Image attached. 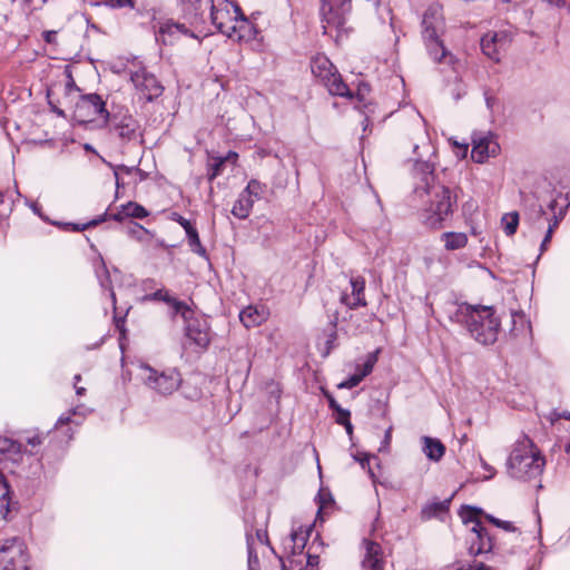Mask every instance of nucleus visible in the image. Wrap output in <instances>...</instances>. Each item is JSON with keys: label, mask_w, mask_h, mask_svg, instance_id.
<instances>
[{"label": "nucleus", "mask_w": 570, "mask_h": 570, "mask_svg": "<svg viewBox=\"0 0 570 570\" xmlns=\"http://www.w3.org/2000/svg\"><path fill=\"white\" fill-rule=\"evenodd\" d=\"M413 153L417 155L413 168V194L424 206L423 223L433 229L442 228L443 222L453 214L456 195H453L449 187L436 181L433 165L429 160H423L424 156L433 154V147L426 138L421 145H413Z\"/></svg>", "instance_id": "f257e3e1"}, {"label": "nucleus", "mask_w": 570, "mask_h": 570, "mask_svg": "<svg viewBox=\"0 0 570 570\" xmlns=\"http://www.w3.org/2000/svg\"><path fill=\"white\" fill-rule=\"evenodd\" d=\"M448 313L449 318L453 323L463 325L478 343L491 345L497 342L501 322L492 306L452 304Z\"/></svg>", "instance_id": "f03ea898"}, {"label": "nucleus", "mask_w": 570, "mask_h": 570, "mask_svg": "<svg viewBox=\"0 0 570 570\" xmlns=\"http://www.w3.org/2000/svg\"><path fill=\"white\" fill-rule=\"evenodd\" d=\"M544 464V459L531 439L521 435L508 458L507 471L513 479L529 481L541 475Z\"/></svg>", "instance_id": "7ed1b4c3"}, {"label": "nucleus", "mask_w": 570, "mask_h": 570, "mask_svg": "<svg viewBox=\"0 0 570 570\" xmlns=\"http://www.w3.org/2000/svg\"><path fill=\"white\" fill-rule=\"evenodd\" d=\"M422 37L430 57L439 63H445L454 68L455 57L449 52L441 40L445 30L443 8L439 3L431 4L422 19Z\"/></svg>", "instance_id": "20e7f679"}, {"label": "nucleus", "mask_w": 570, "mask_h": 570, "mask_svg": "<svg viewBox=\"0 0 570 570\" xmlns=\"http://www.w3.org/2000/svg\"><path fill=\"white\" fill-rule=\"evenodd\" d=\"M209 1L210 20L215 28L232 40L247 43L248 39L243 32L247 19L242 13L240 8L230 0Z\"/></svg>", "instance_id": "39448f33"}, {"label": "nucleus", "mask_w": 570, "mask_h": 570, "mask_svg": "<svg viewBox=\"0 0 570 570\" xmlns=\"http://www.w3.org/2000/svg\"><path fill=\"white\" fill-rule=\"evenodd\" d=\"M351 8L352 0H322L321 16L324 35H328L336 42L347 36L346 22Z\"/></svg>", "instance_id": "423d86ee"}, {"label": "nucleus", "mask_w": 570, "mask_h": 570, "mask_svg": "<svg viewBox=\"0 0 570 570\" xmlns=\"http://www.w3.org/2000/svg\"><path fill=\"white\" fill-rule=\"evenodd\" d=\"M139 377L147 389L163 396L171 395L181 384V375L175 367L159 370L141 363Z\"/></svg>", "instance_id": "0eeeda50"}, {"label": "nucleus", "mask_w": 570, "mask_h": 570, "mask_svg": "<svg viewBox=\"0 0 570 570\" xmlns=\"http://www.w3.org/2000/svg\"><path fill=\"white\" fill-rule=\"evenodd\" d=\"M311 70L313 76L326 87L331 95L352 97V92L343 81L337 68L325 55L317 53L311 59Z\"/></svg>", "instance_id": "6e6552de"}, {"label": "nucleus", "mask_w": 570, "mask_h": 570, "mask_svg": "<svg viewBox=\"0 0 570 570\" xmlns=\"http://www.w3.org/2000/svg\"><path fill=\"white\" fill-rule=\"evenodd\" d=\"M480 513V509L471 507L463 509L461 512L462 521L466 525H471L469 529L466 542L469 543V554L474 557L480 554H488L494 547L492 537L488 533L485 528L478 519Z\"/></svg>", "instance_id": "1a4fd4ad"}, {"label": "nucleus", "mask_w": 570, "mask_h": 570, "mask_svg": "<svg viewBox=\"0 0 570 570\" xmlns=\"http://www.w3.org/2000/svg\"><path fill=\"white\" fill-rule=\"evenodd\" d=\"M29 554L24 541L10 538L0 542V570H29Z\"/></svg>", "instance_id": "9d476101"}, {"label": "nucleus", "mask_w": 570, "mask_h": 570, "mask_svg": "<svg viewBox=\"0 0 570 570\" xmlns=\"http://www.w3.org/2000/svg\"><path fill=\"white\" fill-rule=\"evenodd\" d=\"M75 118L79 122L101 120L102 126L108 125L109 111L106 108V101L98 94L81 96L75 107Z\"/></svg>", "instance_id": "9b49d317"}, {"label": "nucleus", "mask_w": 570, "mask_h": 570, "mask_svg": "<svg viewBox=\"0 0 570 570\" xmlns=\"http://www.w3.org/2000/svg\"><path fill=\"white\" fill-rule=\"evenodd\" d=\"M108 124L110 129L121 140L130 141L136 139L139 124L128 109L121 108L118 111L109 112Z\"/></svg>", "instance_id": "f8f14e48"}, {"label": "nucleus", "mask_w": 570, "mask_h": 570, "mask_svg": "<svg viewBox=\"0 0 570 570\" xmlns=\"http://www.w3.org/2000/svg\"><path fill=\"white\" fill-rule=\"evenodd\" d=\"M500 153V145L492 132H476L472 136L471 157L475 163L483 164Z\"/></svg>", "instance_id": "ddd939ff"}, {"label": "nucleus", "mask_w": 570, "mask_h": 570, "mask_svg": "<svg viewBox=\"0 0 570 570\" xmlns=\"http://www.w3.org/2000/svg\"><path fill=\"white\" fill-rule=\"evenodd\" d=\"M130 79L135 88L147 101H153L163 95L164 87L155 75L148 72L145 68L132 71Z\"/></svg>", "instance_id": "4468645a"}, {"label": "nucleus", "mask_w": 570, "mask_h": 570, "mask_svg": "<svg viewBox=\"0 0 570 570\" xmlns=\"http://www.w3.org/2000/svg\"><path fill=\"white\" fill-rule=\"evenodd\" d=\"M155 37L158 43L165 46H171L183 37L193 39L197 38L195 31L190 27L186 26V23L177 22L170 19L159 24Z\"/></svg>", "instance_id": "2eb2a0df"}, {"label": "nucleus", "mask_w": 570, "mask_h": 570, "mask_svg": "<svg viewBox=\"0 0 570 570\" xmlns=\"http://www.w3.org/2000/svg\"><path fill=\"white\" fill-rule=\"evenodd\" d=\"M510 42L511 38L507 31H490L481 38V49L487 57L498 62Z\"/></svg>", "instance_id": "dca6fc26"}, {"label": "nucleus", "mask_w": 570, "mask_h": 570, "mask_svg": "<svg viewBox=\"0 0 570 570\" xmlns=\"http://www.w3.org/2000/svg\"><path fill=\"white\" fill-rule=\"evenodd\" d=\"M363 546L365 552L362 561V570H383L385 562L380 543L365 539Z\"/></svg>", "instance_id": "f3484780"}, {"label": "nucleus", "mask_w": 570, "mask_h": 570, "mask_svg": "<svg viewBox=\"0 0 570 570\" xmlns=\"http://www.w3.org/2000/svg\"><path fill=\"white\" fill-rule=\"evenodd\" d=\"M145 299L165 302L173 308L174 314H180L184 320H187L188 315L193 313L184 302L171 297L166 289H157L156 292L146 295Z\"/></svg>", "instance_id": "a211bd4d"}, {"label": "nucleus", "mask_w": 570, "mask_h": 570, "mask_svg": "<svg viewBox=\"0 0 570 570\" xmlns=\"http://www.w3.org/2000/svg\"><path fill=\"white\" fill-rule=\"evenodd\" d=\"M352 293L351 295L343 294L341 301L350 308H357L365 306L366 301L364 296L365 281L363 277H352L350 281Z\"/></svg>", "instance_id": "6ab92c4d"}, {"label": "nucleus", "mask_w": 570, "mask_h": 570, "mask_svg": "<svg viewBox=\"0 0 570 570\" xmlns=\"http://www.w3.org/2000/svg\"><path fill=\"white\" fill-rule=\"evenodd\" d=\"M189 318V316L187 317ZM187 322L186 325V335L199 347H206L209 343V333L208 327L205 321H195V320H185Z\"/></svg>", "instance_id": "aec40b11"}, {"label": "nucleus", "mask_w": 570, "mask_h": 570, "mask_svg": "<svg viewBox=\"0 0 570 570\" xmlns=\"http://www.w3.org/2000/svg\"><path fill=\"white\" fill-rule=\"evenodd\" d=\"M90 412L91 410L83 404L76 405L75 407L70 409L68 412L59 416L56 423V429H61L63 425L68 424H75L76 426H79L82 420Z\"/></svg>", "instance_id": "412c9836"}, {"label": "nucleus", "mask_w": 570, "mask_h": 570, "mask_svg": "<svg viewBox=\"0 0 570 570\" xmlns=\"http://www.w3.org/2000/svg\"><path fill=\"white\" fill-rule=\"evenodd\" d=\"M148 216V210L138 203L128 202L120 206L117 213L110 215L111 219L116 222H122L128 217L142 219Z\"/></svg>", "instance_id": "4be33fe9"}, {"label": "nucleus", "mask_w": 570, "mask_h": 570, "mask_svg": "<svg viewBox=\"0 0 570 570\" xmlns=\"http://www.w3.org/2000/svg\"><path fill=\"white\" fill-rule=\"evenodd\" d=\"M422 451L433 462H439L445 454V446L439 440L431 436H422Z\"/></svg>", "instance_id": "5701e85b"}, {"label": "nucleus", "mask_w": 570, "mask_h": 570, "mask_svg": "<svg viewBox=\"0 0 570 570\" xmlns=\"http://www.w3.org/2000/svg\"><path fill=\"white\" fill-rule=\"evenodd\" d=\"M27 449L22 448V444L7 436H0V455L17 461L22 452Z\"/></svg>", "instance_id": "b1692460"}, {"label": "nucleus", "mask_w": 570, "mask_h": 570, "mask_svg": "<svg viewBox=\"0 0 570 570\" xmlns=\"http://www.w3.org/2000/svg\"><path fill=\"white\" fill-rule=\"evenodd\" d=\"M441 240L446 250H458L466 246L468 235L461 232H445L441 235Z\"/></svg>", "instance_id": "393cba45"}, {"label": "nucleus", "mask_w": 570, "mask_h": 570, "mask_svg": "<svg viewBox=\"0 0 570 570\" xmlns=\"http://www.w3.org/2000/svg\"><path fill=\"white\" fill-rule=\"evenodd\" d=\"M236 158V153H228L226 157H213L208 164V179L210 181L214 180L217 176H219L223 173V168L226 165V163H235Z\"/></svg>", "instance_id": "a878e982"}, {"label": "nucleus", "mask_w": 570, "mask_h": 570, "mask_svg": "<svg viewBox=\"0 0 570 570\" xmlns=\"http://www.w3.org/2000/svg\"><path fill=\"white\" fill-rule=\"evenodd\" d=\"M232 214L239 219L249 216V183L244 187L240 198L235 202Z\"/></svg>", "instance_id": "bb28decb"}, {"label": "nucleus", "mask_w": 570, "mask_h": 570, "mask_svg": "<svg viewBox=\"0 0 570 570\" xmlns=\"http://www.w3.org/2000/svg\"><path fill=\"white\" fill-rule=\"evenodd\" d=\"M96 266V276L99 281L100 286L109 291V297L111 299V303L112 305H116V295L112 288L110 287L109 273L102 257H99Z\"/></svg>", "instance_id": "cd10ccee"}, {"label": "nucleus", "mask_w": 570, "mask_h": 570, "mask_svg": "<svg viewBox=\"0 0 570 570\" xmlns=\"http://www.w3.org/2000/svg\"><path fill=\"white\" fill-rule=\"evenodd\" d=\"M186 236H187V243H188L190 250L193 253L197 254L198 256H200L202 258L208 261L207 250L200 243L197 229L188 230V235H186Z\"/></svg>", "instance_id": "c85d7f7f"}, {"label": "nucleus", "mask_w": 570, "mask_h": 570, "mask_svg": "<svg viewBox=\"0 0 570 570\" xmlns=\"http://www.w3.org/2000/svg\"><path fill=\"white\" fill-rule=\"evenodd\" d=\"M484 100L488 110L492 115V117H498L503 114V105L499 97L492 94L490 90L484 91Z\"/></svg>", "instance_id": "c756f323"}, {"label": "nucleus", "mask_w": 570, "mask_h": 570, "mask_svg": "<svg viewBox=\"0 0 570 570\" xmlns=\"http://www.w3.org/2000/svg\"><path fill=\"white\" fill-rule=\"evenodd\" d=\"M501 224L508 236L514 235L519 225V214L517 212L504 214L501 218Z\"/></svg>", "instance_id": "7c9ffc66"}, {"label": "nucleus", "mask_w": 570, "mask_h": 570, "mask_svg": "<svg viewBox=\"0 0 570 570\" xmlns=\"http://www.w3.org/2000/svg\"><path fill=\"white\" fill-rule=\"evenodd\" d=\"M9 484L0 471V513L6 515L9 512Z\"/></svg>", "instance_id": "2f4dec72"}, {"label": "nucleus", "mask_w": 570, "mask_h": 570, "mask_svg": "<svg viewBox=\"0 0 570 570\" xmlns=\"http://www.w3.org/2000/svg\"><path fill=\"white\" fill-rule=\"evenodd\" d=\"M288 543L291 544L292 553L294 556L301 554L305 548L306 538L302 532L298 533V532L294 531L291 533L288 542L285 543L286 549H287Z\"/></svg>", "instance_id": "473e14b6"}, {"label": "nucleus", "mask_w": 570, "mask_h": 570, "mask_svg": "<svg viewBox=\"0 0 570 570\" xmlns=\"http://www.w3.org/2000/svg\"><path fill=\"white\" fill-rule=\"evenodd\" d=\"M330 406L331 409L335 410L338 412L340 416L337 419V422L340 424H344L346 426V431L348 433L352 432V424L350 422V412L346 411V410H343L342 407H340V405L336 403V401L334 399H330Z\"/></svg>", "instance_id": "72a5a7b5"}, {"label": "nucleus", "mask_w": 570, "mask_h": 570, "mask_svg": "<svg viewBox=\"0 0 570 570\" xmlns=\"http://www.w3.org/2000/svg\"><path fill=\"white\" fill-rule=\"evenodd\" d=\"M268 311L264 306H252V325H259L267 317Z\"/></svg>", "instance_id": "f704fd0d"}, {"label": "nucleus", "mask_w": 570, "mask_h": 570, "mask_svg": "<svg viewBox=\"0 0 570 570\" xmlns=\"http://www.w3.org/2000/svg\"><path fill=\"white\" fill-rule=\"evenodd\" d=\"M454 570H493L491 567L485 566L484 562L474 560L471 563H464L456 567Z\"/></svg>", "instance_id": "c9c22d12"}, {"label": "nucleus", "mask_w": 570, "mask_h": 570, "mask_svg": "<svg viewBox=\"0 0 570 570\" xmlns=\"http://www.w3.org/2000/svg\"><path fill=\"white\" fill-rule=\"evenodd\" d=\"M362 381L363 379L360 376V374L355 373L351 375L347 380L340 383L338 389H353L357 386Z\"/></svg>", "instance_id": "e433bc0d"}, {"label": "nucleus", "mask_w": 570, "mask_h": 570, "mask_svg": "<svg viewBox=\"0 0 570 570\" xmlns=\"http://www.w3.org/2000/svg\"><path fill=\"white\" fill-rule=\"evenodd\" d=\"M102 161L111 169H115L117 168L118 169V173L121 175H127V176H130V175H134L135 174V170H136V166H126V165H114L109 161H107L106 159L102 158Z\"/></svg>", "instance_id": "4c0bfd02"}, {"label": "nucleus", "mask_w": 570, "mask_h": 570, "mask_svg": "<svg viewBox=\"0 0 570 570\" xmlns=\"http://www.w3.org/2000/svg\"><path fill=\"white\" fill-rule=\"evenodd\" d=\"M102 3L112 9L134 7L132 0H102Z\"/></svg>", "instance_id": "58836bf2"}, {"label": "nucleus", "mask_w": 570, "mask_h": 570, "mask_svg": "<svg viewBox=\"0 0 570 570\" xmlns=\"http://www.w3.org/2000/svg\"><path fill=\"white\" fill-rule=\"evenodd\" d=\"M487 518L489 519V521L491 523L495 524L497 527H499L505 531H515V527L510 521H502L492 515H487Z\"/></svg>", "instance_id": "ea45409f"}, {"label": "nucleus", "mask_w": 570, "mask_h": 570, "mask_svg": "<svg viewBox=\"0 0 570 570\" xmlns=\"http://www.w3.org/2000/svg\"><path fill=\"white\" fill-rule=\"evenodd\" d=\"M392 430L393 428L390 426L386 431H385V434H384V439L382 441V444L380 446V451H387L389 448H390V444H391V440H392Z\"/></svg>", "instance_id": "a19ab883"}, {"label": "nucleus", "mask_w": 570, "mask_h": 570, "mask_svg": "<svg viewBox=\"0 0 570 570\" xmlns=\"http://www.w3.org/2000/svg\"><path fill=\"white\" fill-rule=\"evenodd\" d=\"M265 341L266 343L263 344L262 342H258V345H259V348L263 351V350H266V351H271L272 347H273V342H272V333H268V334H265V335H261Z\"/></svg>", "instance_id": "79ce46f5"}, {"label": "nucleus", "mask_w": 570, "mask_h": 570, "mask_svg": "<svg viewBox=\"0 0 570 570\" xmlns=\"http://www.w3.org/2000/svg\"><path fill=\"white\" fill-rule=\"evenodd\" d=\"M110 215L111 214H108V210H107L102 215L98 216L97 218L88 222L89 228L95 227L107 219H111Z\"/></svg>", "instance_id": "37998d69"}, {"label": "nucleus", "mask_w": 570, "mask_h": 570, "mask_svg": "<svg viewBox=\"0 0 570 570\" xmlns=\"http://www.w3.org/2000/svg\"><path fill=\"white\" fill-rule=\"evenodd\" d=\"M552 235H553L552 229H551V228H548V229H547V233H546V236H544V238H543V240H542V243H541V245H540V252H541V254H542L543 252H546V250H547L548 245H549V243H550V240H551V238H552Z\"/></svg>", "instance_id": "c03bdc74"}, {"label": "nucleus", "mask_w": 570, "mask_h": 570, "mask_svg": "<svg viewBox=\"0 0 570 570\" xmlns=\"http://www.w3.org/2000/svg\"><path fill=\"white\" fill-rule=\"evenodd\" d=\"M562 218H563V212H560L559 215L554 214L553 217L549 220L548 228H551L552 232L554 233L556 228L558 227V225Z\"/></svg>", "instance_id": "a18cd8bd"}, {"label": "nucleus", "mask_w": 570, "mask_h": 570, "mask_svg": "<svg viewBox=\"0 0 570 570\" xmlns=\"http://www.w3.org/2000/svg\"><path fill=\"white\" fill-rule=\"evenodd\" d=\"M129 234L135 236L137 239H141V234H148V230L140 225H135V227L129 230Z\"/></svg>", "instance_id": "49530a36"}, {"label": "nucleus", "mask_w": 570, "mask_h": 570, "mask_svg": "<svg viewBox=\"0 0 570 570\" xmlns=\"http://www.w3.org/2000/svg\"><path fill=\"white\" fill-rule=\"evenodd\" d=\"M480 462H481V466L483 468V470L485 472H488V474L484 476V479L489 480V479L493 478L495 470L489 463H487L483 459H480Z\"/></svg>", "instance_id": "de8ad7c7"}, {"label": "nucleus", "mask_w": 570, "mask_h": 570, "mask_svg": "<svg viewBox=\"0 0 570 570\" xmlns=\"http://www.w3.org/2000/svg\"><path fill=\"white\" fill-rule=\"evenodd\" d=\"M43 40L47 43H53L56 41L57 31L55 30H48L42 33Z\"/></svg>", "instance_id": "09e8293b"}, {"label": "nucleus", "mask_w": 570, "mask_h": 570, "mask_svg": "<svg viewBox=\"0 0 570 570\" xmlns=\"http://www.w3.org/2000/svg\"><path fill=\"white\" fill-rule=\"evenodd\" d=\"M66 227H69L71 230L73 232H82V230H86L87 228H89V225L88 223L86 224H72V223H68V224H65Z\"/></svg>", "instance_id": "8fccbe9b"}, {"label": "nucleus", "mask_w": 570, "mask_h": 570, "mask_svg": "<svg viewBox=\"0 0 570 570\" xmlns=\"http://www.w3.org/2000/svg\"><path fill=\"white\" fill-rule=\"evenodd\" d=\"M42 443V439L40 435L36 434L27 439V444L31 448H36Z\"/></svg>", "instance_id": "3c124183"}, {"label": "nucleus", "mask_w": 570, "mask_h": 570, "mask_svg": "<svg viewBox=\"0 0 570 570\" xmlns=\"http://www.w3.org/2000/svg\"><path fill=\"white\" fill-rule=\"evenodd\" d=\"M114 171V177H115V183H116V197L118 196V190L124 187V183L121 181L120 179V174L118 173V169L115 168L112 169Z\"/></svg>", "instance_id": "603ef678"}, {"label": "nucleus", "mask_w": 570, "mask_h": 570, "mask_svg": "<svg viewBox=\"0 0 570 570\" xmlns=\"http://www.w3.org/2000/svg\"><path fill=\"white\" fill-rule=\"evenodd\" d=\"M377 354H379V350L373 353H370L366 356L365 362L367 363V365L374 367L375 363L377 362Z\"/></svg>", "instance_id": "864d4df0"}, {"label": "nucleus", "mask_w": 570, "mask_h": 570, "mask_svg": "<svg viewBox=\"0 0 570 570\" xmlns=\"http://www.w3.org/2000/svg\"><path fill=\"white\" fill-rule=\"evenodd\" d=\"M334 328H335V323L333 324V328H332V331L328 334V337L326 340V344L328 345V350L332 348L333 343L335 342V340L337 337L336 331Z\"/></svg>", "instance_id": "5fc2aeb1"}, {"label": "nucleus", "mask_w": 570, "mask_h": 570, "mask_svg": "<svg viewBox=\"0 0 570 570\" xmlns=\"http://www.w3.org/2000/svg\"><path fill=\"white\" fill-rule=\"evenodd\" d=\"M248 311H249V307H246V308L242 309L240 313H239V320H240V322L244 324V326L246 328L249 327L248 321H245V317H249V312Z\"/></svg>", "instance_id": "6e6d98bb"}, {"label": "nucleus", "mask_w": 570, "mask_h": 570, "mask_svg": "<svg viewBox=\"0 0 570 570\" xmlns=\"http://www.w3.org/2000/svg\"><path fill=\"white\" fill-rule=\"evenodd\" d=\"M373 371V367L367 365L366 362H364V364L362 365V368L360 372H357L360 374V376L362 379H364L365 376H367L371 372Z\"/></svg>", "instance_id": "4d7b16f0"}, {"label": "nucleus", "mask_w": 570, "mask_h": 570, "mask_svg": "<svg viewBox=\"0 0 570 570\" xmlns=\"http://www.w3.org/2000/svg\"><path fill=\"white\" fill-rule=\"evenodd\" d=\"M371 456L368 454H362L361 456H355V460H357L363 469H365L366 465L370 463Z\"/></svg>", "instance_id": "13d9d810"}, {"label": "nucleus", "mask_w": 570, "mask_h": 570, "mask_svg": "<svg viewBox=\"0 0 570 570\" xmlns=\"http://www.w3.org/2000/svg\"><path fill=\"white\" fill-rule=\"evenodd\" d=\"M262 191L263 190H262L261 185L256 180L252 179V189H250L252 196H258Z\"/></svg>", "instance_id": "bf43d9fd"}, {"label": "nucleus", "mask_w": 570, "mask_h": 570, "mask_svg": "<svg viewBox=\"0 0 570 570\" xmlns=\"http://www.w3.org/2000/svg\"><path fill=\"white\" fill-rule=\"evenodd\" d=\"M81 380V376L79 374L75 375V387H76V394L81 396L86 393V389L82 386H77V382Z\"/></svg>", "instance_id": "052dcab7"}, {"label": "nucleus", "mask_w": 570, "mask_h": 570, "mask_svg": "<svg viewBox=\"0 0 570 570\" xmlns=\"http://www.w3.org/2000/svg\"><path fill=\"white\" fill-rule=\"evenodd\" d=\"M135 176H137V179H135V184L140 183L146 179V174L140 168L136 167Z\"/></svg>", "instance_id": "680f3d73"}, {"label": "nucleus", "mask_w": 570, "mask_h": 570, "mask_svg": "<svg viewBox=\"0 0 570 570\" xmlns=\"http://www.w3.org/2000/svg\"><path fill=\"white\" fill-rule=\"evenodd\" d=\"M180 225L184 227L185 232H186V235H188V230L190 229H196L191 223L185 218H180L179 220Z\"/></svg>", "instance_id": "e2e57ef3"}, {"label": "nucleus", "mask_w": 570, "mask_h": 570, "mask_svg": "<svg viewBox=\"0 0 570 570\" xmlns=\"http://www.w3.org/2000/svg\"><path fill=\"white\" fill-rule=\"evenodd\" d=\"M257 540L262 543L268 544L267 533L263 530H257L256 532Z\"/></svg>", "instance_id": "0e129e2a"}, {"label": "nucleus", "mask_w": 570, "mask_h": 570, "mask_svg": "<svg viewBox=\"0 0 570 570\" xmlns=\"http://www.w3.org/2000/svg\"><path fill=\"white\" fill-rule=\"evenodd\" d=\"M318 564V557L317 556H312V554H307V567H315Z\"/></svg>", "instance_id": "69168bd1"}, {"label": "nucleus", "mask_w": 570, "mask_h": 570, "mask_svg": "<svg viewBox=\"0 0 570 570\" xmlns=\"http://www.w3.org/2000/svg\"><path fill=\"white\" fill-rule=\"evenodd\" d=\"M250 30H252V40H257V41H262L263 38H258V31L256 30V28L254 27V24L252 23V27H250Z\"/></svg>", "instance_id": "338daca9"}, {"label": "nucleus", "mask_w": 570, "mask_h": 570, "mask_svg": "<svg viewBox=\"0 0 570 570\" xmlns=\"http://www.w3.org/2000/svg\"><path fill=\"white\" fill-rule=\"evenodd\" d=\"M29 206H30V208L32 209V212L35 214H37L38 216L42 217L41 214H40V208H39V206L36 203H31Z\"/></svg>", "instance_id": "774afa93"}]
</instances>
